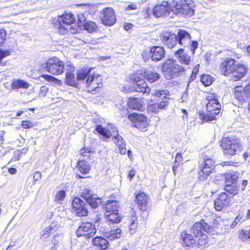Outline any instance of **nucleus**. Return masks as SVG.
<instances>
[{"label": "nucleus", "mask_w": 250, "mask_h": 250, "mask_svg": "<svg viewBox=\"0 0 250 250\" xmlns=\"http://www.w3.org/2000/svg\"><path fill=\"white\" fill-rule=\"evenodd\" d=\"M161 71L167 80L180 77L185 72V68L171 59L166 60L161 66Z\"/></svg>", "instance_id": "f257e3e1"}, {"label": "nucleus", "mask_w": 250, "mask_h": 250, "mask_svg": "<svg viewBox=\"0 0 250 250\" xmlns=\"http://www.w3.org/2000/svg\"><path fill=\"white\" fill-rule=\"evenodd\" d=\"M208 101L206 104V113L203 116L205 121H211L216 119V116L220 112L221 105L214 94H209L207 97Z\"/></svg>", "instance_id": "f03ea898"}, {"label": "nucleus", "mask_w": 250, "mask_h": 250, "mask_svg": "<svg viewBox=\"0 0 250 250\" xmlns=\"http://www.w3.org/2000/svg\"><path fill=\"white\" fill-rule=\"evenodd\" d=\"M195 4L192 0H180L172 7V13L185 18L192 16L195 12Z\"/></svg>", "instance_id": "7ed1b4c3"}, {"label": "nucleus", "mask_w": 250, "mask_h": 250, "mask_svg": "<svg viewBox=\"0 0 250 250\" xmlns=\"http://www.w3.org/2000/svg\"><path fill=\"white\" fill-rule=\"evenodd\" d=\"M74 67H72L69 69L65 75V83L69 86L76 87L86 78V76L90 72L89 68H83L81 69L77 73V79L75 77Z\"/></svg>", "instance_id": "20e7f679"}, {"label": "nucleus", "mask_w": 250, "mask_h": 250, "mask_svg": "<svg viewBox=\"0 0 250 250\" xmlns=\"http://www.w3.org/2000/svg\"><path fill=\"white\" fill-rule=\"evenodd\" d=\"M221 146L224 149V153L230 155H235L240 151L241 149L240 142L229 137H225L222 139Z\"/></svg>", "instance_id": "39448f33"}, {"label": "nucleus", "mask_w": 250, "mask_h": 250, "mask_svg": "<svg viewBox=\"0 0 250 250\" xmlns=\"http://www.w3.org/2000/svg\"><path fill=\"white\" fill-rule=\"evenodd\" d=\"M47 71L53 75H58L63 73L64 63L56 57L49 59L46 62Z\"/></svg>", "instance_id": "423d86ee"}, {"label": "nucleus", "mask_w": 250, "mask_h": 250, "mask_svg": "<svg viewBox=\"0 0 250 250\" xmlns=\"http://www.w3.org/2000/svg\"><path fill=\"white\" fill-rule=\"evenodd\" d=\"M215 170V163L212 159L206 158L204 162L200 165L199 177L201 180H206L208 176Z\"/></svg>", "instance_id": "0eeeda50"}, {"label": "nucleus", "mask_w": 250, "mask_h": 250, "mask_svg": "<svg viewBox=\"0 0 250 250\" xmlns=\"http://www.w3.org/2000/svg\"><path fill=\"white\" fill-rule=\"evenodd\" d=\"M87 78L85 81H83L85 86L89 88L88 91H92L99 88L102 85V77L98 74H90V72L86 76Z\"/></svg>", "instance_id": "6e6552de"}, {"label": "nucleus", "mask_w": 250, "mask_h": 250, "mask_svg": "<svg viewBox=\"0 0 250 250\" xmlns=\"http://www.w3.org/2000/svg\"><path fill=\"white\" fill-rule=\"evenodd\" d=\"M95 233V226L90 222L83 223L76 232L78 237L84 236L86 238L92 237Z\"/></svg>", "instance_id": "1a4fd4ad"}, {"label": "nucleus", "mask_w": 250, "mask_h": 250, "mask_svg": "<svg viewBox=\"0 0 250 250\" xmlns=\"http://www.w3.org/2000/svg\"><path fill=\"white\" fill-rule=\"evenodd\" d=\"M100 17L103 23L107 26L113 25L116 21L114 11L110 7L103 9L100 12Z\"/></svg>", "instance_id": "9d476101"}, {"label": "nucleus", "mask_w": 250, "mask_h": 250, "mask_svg": "<svg viewBox=\"0 0 250 250\" xmlns=\"http://www.w3.org/2000/svg\"><path fill=\"white\" fill-rule=\"evenodd\" d=\"M172 9V8L169 6L168 2L163 1L161 4L155 6L152 12L153 15L157 18L165 17L170 15Z\"/></svg>", "instance_id": "9b49d317"}, {"label": "nucleus", "mask_w": 250, "mask_h": 250, "mask_svg": "<svg viewBox=\"0 0 250 250\" xmlns=\"http://www.w3.org/2000/svg\"><path fill=\"white\" fill-rule=\"evenodd\" d=\"M81 197L85 200L91 207L95 208L102 203V199L97 197V195L93 194L92 191L88 188H85L81 193Z\"/></svg>", "instance_id": "f8f14e48"}, {"label": "nucleus", "mask_w": 250, "mask_h": 250, "mask_svg": "<svg viewBox=\"0 0 250 250\" xmlns=\"http://www.w3.org/2000/svg\"><path fill=\"white\" fill-rule=\"evenodd\" d=\"M212 228L210 225L206 223L204 220H202L201 222L195 223L190 230V233L193 235L195 238L201 234H204V231L208 232H210Z\"/></svg>", "instance_id": "ddd939ff"}, {"label": "nucleus", "mask_w": 250, "mask_h": 250, "mask_svg": "<svg viewBox=\"0 0 250 250\" xmlns=\"http://www.w3.org/2000/svg\"><path fill=\"white\" fill-rule=\"evenodd\" d=\"M134 82L132 83L131 88L132 90L142 92L148 94L150 92V88L144 80L138 76V74L134 76Z\"/></svg>", "instance_id": "4468645a"}, {"label": "nucleus", "mask_w": 250, "mask_h": 250, "mask_svg": "<svg viewBox=\"0 0 250 250\" xmlns=\"http://www.w3.org/2000/svg\"><path fill=\"white\" fill-rule=\"evenodd\" d=\"M74 212L79 217L85 216L88 214L86 205L83 201L79 198H75L72 203Z\"/></svg>", "instance_id": "2eb2a0df"}, {"label": "nucleus", "mask_w": 250, "mask_h": 250, "mask_svg": "<svg viewBox=\"0 0 250 250\" xmlns=\"http://www.w3.org/2000/svg\"><path fill=\"white\" fill-rule=\"evenodd\" d=\"M128 118L134 123V126L140 129L143 130L147 126L146 117L143 114H130L128 115Z\"/></svg>", "instance_id": "dca6fc26"}, {"label": "nucleus", "mask_w": 250, "mask_h": 250, "mask_svg": "<svg viewBox=\"0 0 250 250\" xmlns=\"http://www.w3.org/2000/svg\"><path fill=\"white\" fill-rule=\"evenodd\" d=\"M236 62L233 59L227 58L220 65L219 69L221 73L226 76L232 74Z\"/></svg>", "instance_id": "f3484780"}, {"label": "nucleus", "mask_w": 250, "mask_h": 250, "mask_svg": "<svg viewBox=\"0 0 250 250\" xmlns=\"http://www.w3.org/2000/svg\"><path fill=\"white\" fill-rule=\"evenodd\" d=\"M162 42L169 48L175 47L177 43V35L170 32H163L160 36Z\"/></svg>", "instance_id": "a211bd4d"}, {"label": "nucleus", "mask_w": 250, "mask_h": 250, "mask_svg": "<svg viewBox=\"0 0 250 250\" xmlns=\"http://www.w3.org/2000/svg\"><path fill=\"white\" fill-rule=\"evenodd\" d=\"M165 50L163 47L154 46L150 48V55L153 61L158 62L162 60L165 56Z\"/></svg>", "instance_id": "6ab92c4d"}, {"label": "nucleus", "mask_w": 250, "mask_h": 250, "mask_svg": "<svg viewBox=\"0 0 250 250\" xmlns=\"http://www.w3.org/2000/svg\"><path fill=\"white\" fill-rule=\"evenodd\" d=\"M232 73V80L237 81L243 78L247 72V67L245 65L241 63H235Z\"/></svg>", "instance_id": "aec40b11"}, {"label": "nucleus", "mask_w": 250, "mask_h": 250, "mask_svg": "<svg viewBox=\"0 0 250 250\" xmlns=\"http://www.w3.org/2000/svg\"><path fill=\"white\" fill-rule=\"evenodd\" d=\"M249 87L244 88L241 86H236L234 90L235 97L240 102H244L248 98H250L248 92Z\"/></svg>", "instance_id": "412c9836"}, {"label": "nucleus", "mask_w": 250, "mask_h": 250, "mask_svg": "<svg viewBox=\"0 0 250 250\" xmlns=\"http://www.w3.org/2000/svg\"><path fill=\"white\" fill-rule=\"evenodd\" d=\"M128 107L133 110L143 111L145 108V104L144 100L139 98H130L128 100Z\"/></svg>", "instance_id": "4be33fe9"}, {"label": "nucleus", "mask_w": 250, "mask_h": 250, "mask_svg": "<svg viewBox=\"0 0 250 250\" xmlns=\"http://www.w3.org/2000/svg\"><path fill=\"white\" fill-rule=\"evenodd\" d=\"M229 203V198L227 193H222L214 202V208L217 211L221 210Z\"/></svg>", "instance_id": "5701e85b"}, {"label": "nucleus", "mask_w": 250, "mask_h": 250, "mask_svg": "<svg viewBox=\"0 0 250 250\" xmlns=\"http://www.w3.org/2000/svg\"><path fill=\"white\" fill-rule=\"evenodd\" d=\"M176 35L177 42L179 44L184 46H187L190 44L191 36L187 31L179 30Z\"/></svg>", "instance_id": "b1692460"}, {"label": "nucleus", "mask_w": 250, "mask_h": 250, "mask_svg": "<svg viewBox=\"0 0 250 250\" xmlns=\"http://www.w3.org/2000/svg\"><path fill=\"white\" fill-rule=\"evenodd\" d=\"M168 104L167 101H162L158 104H148L147 111L149 113H157L161 110L164 109Z\"/></svg>", "instance_id": "393cba45"}, {"label": "nucleus", "mask_w": 250, "mask_h": 250, "mask_svg": "<svg viewBox=\"0 0 250 250\" xmlns=\"http://www.w3.org/2000/svg\"><path fill=\"white\" fill-rule=\"evenodd\" d=\"M176 58L183 64L189 65L191 62L190 56L184 52L183 49L178 50L175 53Z\"/></svg>", "instance_id": "a878e982"}, {"label": "nucleus", "mask_w": 250, "mask_h": 250, "mask_svg": "<svg viewBox=\"0 0 250 250\" xmlns=\"http://www.w3.org/2000/svg\"><path fill=\"white\" fill-rule=\"evenodd\" d=\"M195 245L200 249H205L209 246V239L206 233L201 234L200 236L195 238Z\"/></svg>", "instance_id": "bb28decb"}, {"label": "nucleus", "mask_w": 250, "mask_h": 250, "mask_svg": "<svg viewBox=\"0 0 250 250\" xmlns=\"http://www.w3.org/2000/svg\"><path fill=\"white\" fill-rule=\"evenodd\" d=\"M112 136H113L114 138V143L120 150V153L122 155L125 154L126 152V149L125 148L126 144L124 139L118 134L117 135L115 134Z\"/></svg>", "instance_id": "cd10ccee"}, {"label": "nucleus", "mask_w": 250, "mask_h": 250, "mask_svg": "<svg viewBox=\"0 0 250 250\" xmlns=\"http://www.w3.org/2000/svg\"><path fill=\"white\" fill-rule=\"evenodd\" d=\"M58 228L59 226L56 223H52L42 230L41 238L43 239H47L51 234L55 233Z\"/></svg>", "instance_id": "c85d7f7f"}, {"label": "nucleus", "mask_w": 250, "mask_h": 250, "mask_svg": "<svg viewBox=\"0 0 250 250\" xmlns=\"http://www.w3.org/2000/svg\"><path fill=\"white\" fill-rule=\"evenodd\" d=\"M181 236L182 238L183 244L186 246L193 247L194 246L195 238L192 234L183 231L181 233Z\"/></svg>", "instance_id": "c756f323"}, {"label": "nucleus", "mask_w": 250, "mask_h": 250, "mask_svg": "<svg viewBox=\"0 0 250 250\" xmlns=\"http://www.w3.org/2000/svg\"><path fill=\"white\" fill-rule=\"evenodd\" d=\"M138 207L144 211L146 209L148 204L147 198L144 192L139 193L136 196Z\"/></svg>", "instance_id": "7c9ffc66"}, {"label": "nucleus", "mask_w": 250, "mask_h": 250, "mask_svg": "<svg viewBox=\"0 0 250 250\" xmlns=\"http://www.w3.org/2000/svg\"><path fill=\"white\" fill-rule=\"evenodd\" d=\"M94 246L98 247L102 250H105L108 247V242L105 238L102 237H96L92 241Z\"/></svg>", "instance_id": "2f4dec72"}, {"label": "nucleus", "mask_w": 250, "mask_h": 250, "mask_svg": "<svg viewBox=\"0 0 250 250\" xmlns=\"http://www.w3.org/2000/svg\"><path fill=\"white\" fill-rule=\"evenodd\" d=\"M56 26L58 29V32L61 34L65 35L69 32L72 34L74 33V29L72 28L70 26L66 24H63V23L58 21V22L56 23Z\"/></svg>", "instance_id": "473e14b6"}, {"label": "nucleus", "mask_w": 250, "mask_h": 250, "mask_svg": "<svg viewBox=\"0 0 250 250\" xmlns=\"http://www.w3.org/2000/svg\"><path fill=\"white\" fill-rule=\"evenodd\" d=\"M122 230L120 228L113 229L109 231L106 232L104 236L108 239L109 240H114L119 239L121 236Z\"/></svg>", "instance_id": "72a5a7b5"}, {"label": "nucleus", "mask_w": 250, "mask_h": 250, "mask_svg": "<svg viewBox=\"0 0 250 250\" xmlns=\"http://www.w3.org/2000/svg\"><path fill=\"white\" fill-rule=\"evenodd\" d=\"M74 21L75 19L72 14H66L59 17L58 18V21L70 26L74 23Z\"/></svg>", "instance_id": "f704fd0d"}, {"label": "nucleus", "mask_w": 250, "mask_h": 250, "mask_svg": "<svg viewBox=\"0 0 250 250\" xmlns=\"http://www.w3.org/2000/svg\"><path fill=\"white\" fill-rule=\"evenodd\" d=\"M105 217L107 220L112 223H118L121 221V217L119 215L118 211L105 213Z\"/></svg>", "instance_id": "c9c22d12"}, {"label": "nucleus", "mask_w": 250, "mask_h": 250, "mask_svg": "<svg viewBox=\"0 0 250 250\" xmlns=\"http://www.w3.org/2000/svg\"><path fill=\"white\" fill-rule=\"evenodd\" d=\"M95 130L100 134L103 135L106 138H109L110 136L114 135L116 132L111 131V132L104 127H103L101 125H97L95 128Z\"/></svg>", "instance_id": "e433bc0d"}, {"label": "nucleus", "mask_w": 250, "mask_h": 250, "mask_svg": "<svg viewBox=\"0 0 250 250\" xmlns=\"http://www.w3.org/2000/svg\"><path fill=\"white\" fill-rule=\"evenodd\" d=\"M118 206L116 201H109L105 205V212L111 213L118 211Z\"/></svg>", "instance_id": "4c0bfd02"}, {"label": "nucleus", "mask_w": 250, "mask_h": 250, "mask_svg": "<svg viewBox=\"0 0 250 250\" xmlns=\"http://www.w3.org/2000/svg\"><path fill=\"white\" fill-rule=\"evenodd\" d=\"M42 77L45 80L48 81L52 85L56 86H60L62 84V83L61 80L52 76L47 74H44L42 75Z\"/></svg>", "instance_id": "58836bf2"}, {"label": "nucleus", "mask_w": 250, "mask_h": 250, "mask_svg": "<svg viewBox=\"0 0 250 250\" xmlns=\"http://www.w3.org/2000/svg\"><path fill=\"white\" fill-rule=\"evenodd\" d=\"M78 168L82 174H87L90 170V166L87 162L84 161H79L78 163Z\"/></svg>", "instance_id": "ea45409f"}, {"label": "nucleus", "mask_w": 250, "mask_h": 250, "mask_svg": "<svg viewBox=\"0 0 250 250\" xmlns=\"http://www.w3.org/2000/svg\"><path fill=\"white\" fill-rule=\"evenodd\" d=\"M225 190L232 195H236L238 193L239 188L235 183L227 184L225 187Z\"/></svg>", "instance_id": "a19ab883"}, {"label": "nucleus", "mask_w": 250, "mask_h": 250, "mask_svg": "<svg viewBox=\"0 0 250 250\" xmlns=\"http://www.w3.org/2000/svg\"><path fill=\"white\" fill-rule=\"evenodd\" d=\"M145 78L148 82L152 83L158 81L160 78V75L157 72L149 71L147 72Z\"/></svg>", "instance_id": "79ce46f5"}, {"label": "nucleus", "mask_w": 250, "mask_h": 250, "mask_svg": "<svg viewBox=\"0 0 250 250\" xmlns=\"http://www.w3.org/2000/svg\"><path fill=\"white\" fill-rule=\"evenodd\" d=\"M12 87L14 89H18L21 88H28L29 87V84L23 80H18L14 81L12 83Z\"/></svg>", "instance_id": "37998d69"}, {"label": "nucleus", "mask_w": 250, "mask_h": 250, "mask_svg": "<svg viewBox=\"0 0 250 250\" xmlns=\"http://www.w3.org/2000/svg\"><path fill=\"white\" fill-rule=\"evenodd\" d=\"M238 237L242 241L250 244V233L249 230H240L239 231Z\"/></svg>", "instance_id": "c03bdc74"}, {"label": "nucleus", "mask_w": 250, "mask_h": 250, "mask_svg": "<svg viewBox=\"0 0 250 250\" xmlns=\"http://www.w3.org/2000/svg\"><path fill=\"white\" fill-rule=\"evenodd\" d=\"M169 93L167 90H159L155 92L154 93H152L155 97L161 98L163 101L167 100V96L169 95Z\"/></svg>", "instance_id": "a18cd8bd"}, {"label": "nucleus", "mask_w": 250, "mask_h": 250, "mask_svg": "<svg viewBox=\"0 0 250 250\" xmlns=\"http://www.w3.org/2000/svg\"><path fill=\"white\" fill-rule=\"evenodd\" d=\"M226 184H232L235 183V181L238 178L237 175L234 172L227 173L225 175Z\"/></svg>", "instance_id": "49530a36"}, {"label": "nucleus", "mask_w": 250, "mask_h": 250, "mask_svg": "<svg viewBox=\"0 0 250 250\" xmlns=\"http://www.w3.org/2000/svg\"><path fill=\"white\" fill-rule=\"evenodd\" d=\"M201 82L205 86L210 85L212 82V78L209 75H203L201 77Z\"/></svg>", "instance_id": "de8ad7c7"}, {"label": "nucleus", "mask_w": 250, "mask_h": 250, "mask_svg": "<svg viewBox=\"0 0 250 250\" xmlns=\"http://www.w3.org/2000/svg\"><path fill=\"white\" fill-rule=\"evenodd\" d=\"M182 157L181 154L180 153H177L176 157L174 164L173 166V172L174 175H176V169L180 165L181 163L182 162Z\"/></svg>", "instance_id": "09e8293b"}, {"label": "nucleus", "mask_w": 250, "mask_h": 250, "mask_svg": "<svg viewBox=\"0 0 250 250\" xmlns=\"http://www.w3.org/2000/svg\"><path fill=\"white\" fill-rule=\"evenodd\" d=\"M65 192L63 190L58 191L56 195L55 201L61 203L65 198Z\"/></svg>", "instance_id": "8fccbe9b"}, {"label": "nucleus", "mask_w": 250, "mask_h": 250, "mask_svg": "<svg viewBox=\"0 0 250 250\" xmlns=\"http://www.w3.org/2000/svg\"><path fill=\"white\" fill-rule=\"evenodd\" d=\"M199 64H197L193 68L191 76L189 80V83L192 82L196 78V75L199 72Z\"/></svg>", "instance_id": "3c124183"}, {"label": "nucleus", "mask_w": 250, "mask_h": 250, "mask_svg": "<svg viewBox=\"0 0 250 250\" xmlns=\"http://www.w3.org/2000/svg\"><path fill=\"white\" fill-rule=\"evenodd\" d=\"M62 236L61 234H60L59 235L57 234L54 236V239L52 240L54 245V246L52 247L50 250H57L56 245L59 243V242L62 240Z\"/></svg>", "instance_id": "603ef678"}, {"label": "nucleus", "mask_w": 250, "mask_h": 250, "mask_svg": "<svg viewBox=\"0 0 250 250\" xmlns=\"http://www.w3.org/2000/svg\"><path fill=\"white\" fill-rule=\"evenodd\" d=\"M91 151L89 148H84L80 150V154L87 158L90 156Z\"/></svg>", "instance_id": "864d4df0"}, {"label": "nucleus", "mask_w": 250, "mask_h": 250, "mask_svg": "<svg viewBox=\"0 0 250 250\" xmlns=\"http://www.w3.org/2000/svg\"><path fill=\"white\" fill-rule=\"evenodd\" d=\"M10 54L9 50L0 49V62L3 58L9 56Z\"/></svg>", "instance_id": "5fc2aeb1"}, {"label": "nucleus", "mask_w": 250, "mask_h": 250, "mask_svg": "<svg viewBox=\"0 0 250 250\" xmlns=\"http://www.w3.org/2000/svg\"><path fill=\"white\" fill-rule=\"evenodd\" d=\"M86 27L88 32H92L95 30L96 26L95 23L89 22L86 24Z\"/></svg>", "instance_id": "6e6d98bb"}, {"label": "nucleus", "mask_w": 250, "mask_h": 250, "mask_svg": "<svg viewBox=\"0 0 250 250\" xmlns=\"http://www.w3.org/2000/svg\"><path fill=\"white\" fill-rule=\"evenodd\" d=\"M198 43L197 41H192L190 44V50L192 55L195 53V51L198 47Z\"/></svg>", "instance_id": "4d7b16f0"}, {"label": "nucleus", "mask_w": 250, "mask_h": 250, "mask_svg": "<svg viewBox=\"0 0 250 250\" xmlns=\"http://www.w3.org/2000/svg\"><path fill=\"white\" fill-rule=\"evenodd\" d=\"M137 228V223H135V221L133 220L130 224L129 226V232L130 234H133L136 231L135 229Z\"/></svg>", "instance_id": "13d9d810"}, {"label": "nucleus", "mask_w": 250, "mask_h": 250, "mask_svg": "<svg viewBox=\"0 0 250 250\" xmlns=\"http://www.w3.org/2000/svg\"><path fill=\"white\" fill-rule=\"evenodd\" d=\"M21 126L24 128H29L32 127L33 124L29 121H23L22 122Z\"/></svg>", "instance_id": "bf43d9fd"}, {"label": "nucleus", "mask_w": 250, "mask_h": 250, "mask_svg": "<svg viewBox=\"0 0 250 250\" xmlns=\"http://www.w3.org/2000/svg\"><path fill=\"white\" fill-rule=\"evenodd\" d=\"M6 33L3 30H0V44H2L5 40Z\"/></svg>", "instance_id": "052dcab7"}, {"label": "nucleus", "mask_w": 250, "mask_h": 250, "mask_svg": "<svg viewBox=\"0 0 250 250\" xmlns=\"http://www.w3.org/2000/svg\"><path fill=\"white\" fill-rule=\"evenodd\" d=\"M41 173L39 171H36L34 174L33 178L35 181H38L41 178Z\"/></svg>", "instance_id": "680f3d73"}, {"label": "nucleus", "mask_w": 250, "mask_h": 250, "mask_svg": "<svg viewBox=\"0 0 250 250\" xmlns=\"http://www.w3.org/2000/svg\"><path fill=\"white\" fill-rule=\"evenodd\" d=\"M240 219L239 218V216L236 217L235 218V219H234V221L233 222V223H232L231 224L230 228H234L236 226V225L238 223V222L240 221Z\"/></svg>", "instance_id": "e2e57ef3"}, {"label": "nucleus", "mask_w": 250, "mask_h": 250, "mask_svg": "<svg viewBox=\"0 0 250 250\" xmlns=\"http://www.w3.org/2000/svg\"><path fill=\"white\" fill-rule=\"evenodd\" d=\"M107 130L110 131L111 132V131H114L116 132V135H117L118 133V131L116 129V128H115V127L111 125V124H108L107 125Z\"/></svg>", "instance_id": "0e129e2a"}, {"label": "nucleus", "mask_w": 250, "mask_h": 250, "mask_svg": "<svg viewBox=\"0 0 250 250\" xmlns=\"http://www.w3.org/2000/svg\"><path fill=\"white\" fill-rule=\"evenodd\" d=\"M78 20L80 22H84L86 21V18L83 14H80L78 15Z\"/></svg>", "instance_id": "69168bd1"}, {"label": "nucleus", "mask_w": 250, "mask_h": 250, "mask_svg": "<svg viewBox=\"0 0 250 250\" xmlns=\"http://www.w3.org/2000/svg\"><path fill=\"white\" fill-rule=\"evenodd\" d=\"M188 94L187 91H185L182 94L181 100L182 102H186L188 99Z\"/></svg>", "instance_id": "338daca9"}, {"label": "nucleus", "mask_w": 250, "mask_h": 250, "mask_svg": "<svg viewBox=\"0 0 250 250\" xmlns=\"http://www.w3.org/2000/svg\"><path fill=\"white\" fill-rule=\"evenodd\" d=\"M137 9V7L135 4H131L125 8V10H136Z\"/></svg>", "instance_id": "774afa93"}]
</instances>
